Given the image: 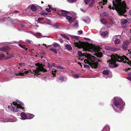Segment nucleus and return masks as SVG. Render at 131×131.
I'll return each instance as SVG.
<instances>
[{"mask_svg": "<svg viewBox=\"0 0 131 131\" xmlns=\"http://www.w3.org/2000/svg\"><path fill=\"white\" fill-rule=\"evenodd\" d=\"M107 0H101L99 3V5L101 7L103 8L102 5L103 6L106 4ZM122 0H112L113 6L111 8V6H109L108 8L113 10L115 9L120 15H122L126 11L127 7L126 5L125 1L121 2Z\"/></svg>", "mask_w": 131, "mask_h": 131, "instance_id": "nucleus-1", "label": "nucleus"}, {"mask_svg": "<svg viewBox=\"0 0 131 131\" xmlns=\"http://www.w3.org/2000/svg\"><path fill=\"white\" fill-rule=\"evenodd\" d=\"M109 59L107 61L109 62L108 66L111 68H113L116 67L117 61L121 62L123 61L124 63H126L131 66V61L129 60L125 56H120L116 54H112L109 56Z\"/></svg>", "mask_w": 131, "mask_h": 131, "instance_id": "nucleus-2", "label": "nucleus"}, {"mask_svg": "<svg viewBox=\"0 0 131 131\" xmlns=\"http://www.w3.org/2000/svg\"><path fill=\"white\" fill-rule=\"evenodd\" d=\"M46 71V70L44 69L42 66L39 65L37 66L36 68H32L30 70L27 71L26 69H24L22 71L19 72L18 73L15 74L16 75H19L24 76L26 74L29 75L30 77L35 78L38 75L41 74L40 72Z\"/></svg>", "mask_w": 131, "mask_h": 131, "instance_id": "nucleus-3", "label": "nucleus"}, {"mask_svg": "<svg viewBox=\"0 0 131 131\" xmlns=\"http://www.w3.org/2000/svg\"><path fill=\"white\" fill-rule=\"evenodd\" d=\"M112 101L113 104H112L111 106L115 112H118V110L116 108L119 110V111H122L123 110L125 104L121 98L115 97L112 99Z\"/></svg>", "mask_w": 131, "mask_h": 131, "instance_id": "nucleus-4", "label": "nucleus"}, {"mask_svg": "<svg viewBox=\"0 0 131 131\" xmlns=\"http://www.w3.org/2000/svg\"><path fill=\"white\" fill-rule=\"evenodd\" d=\"M78 54L82 59L81 58H78L79 60L81 61L83 60L84 59L83 58H85L84 60V61L85 63H88V64H91V66L95 68L96 67V65L95 64H91V63L90 62V61H94L95 59V57L93 56H92L86 53L85 54L82 53L81 51H78Z\"/></svg>", "mask_w": 131, "mask_h": 131, "instance_id": "nucleus-5", "label": "nucleus"}, {"mask_svg": "<svg viewBox=\"0 0 131 131\" xmlns=\"http://www.w3.org/2000/svg\"><path fill=\"white\" fill-rule=\"evenodd\" d=\"M84 49L85 51L95 52L94 54L97 57H101L102 56V53L100 51L99 48L94 45H93Z\"/></svg>", "mask_w": 131, "mask_h": 131, "instance_id": "nucleus-6", "label": "nucleus"}, {"mask_svg": "<svg viewBox=\"0 0 131 131\" xmlns=\"http://www.w3.org/2000/svg\"><path fill=\"white\" fill-rule=\"evenodd\" d=\"M8 108L11 111L14 112H18L19 109H21L22 110L24 109V107L15 102H13L11 103L10 105L9 106Z\"/></svg>", "mask_w": 131, "mask_h": 131, "instance_id": "nucleus-7", "label": "nucleus"}, {"mask_svg": "<svg viewBox=\"0 0 131 131\" xmlns=\"http://www.w3.org/2000/svg\"><path fill=\"white\" fill-rule=\"evenodd\" d=\"M41 8V7L39 6L36 4H33L29 6L25 10L23 11L24 14H26L27 15H29L31 13V12L30 8L31 10L33 12H36L38 8Z\"/></svg>", "mask_w": 131, "mask_h": 131, "instance_id": "nucleus-8", "label": "nucleus"}, {"mask_svg": "<svg viewBox=\"0 0 131 131\" xmlns=\"http://www.w3.org/2000/svg\"><path fill=\"white\" fill-rule=\"evenodd\" d=\"M17 119L16 118H1L0 119V122H14L16 121Z\"/></svg>", "mask_w": 131, "mask_h": 131, "instance_id": "nucleus-9", "label": "nucleus"}, {"mask_svg": "<svg viewBox=\"0 0 131 131\" xmlns=\"http://www.w3.org/2000/svg\"><path fill=\"white\" fill-rule=\"evenodd\" d=\"M103 73L104 75V77L106 79L108 78H110L112 77L111 72L109 70H104L103 71Z\"/></svg>", "mask_w": 131, "mask_h": 131, "instance_id": "nucleus-10", "label": "nucleus"}, {"mask_svg": "<svg viewBox=\"0 0 131 131\" xmlns=\"http://www.w3.org/2000/svg\"><path fill=\"white\" fill-rule=\"evenodd\" d=\"M104 31V28H102L100 30V33L101 34V36L102 38H106L108 37V33L107 31Z\"/></svg>", "mask_w": 131, "mask_h": 131, "instance_id": "nucleus-11", "label": "nucleus"}, {"mask_svg": "<svg viewBox=\"0 0 131 131\" xmlns=\"http://www.w3.org/2000/svg\"><path fill=\"white\" fill-rule=\"evenodd\" d=\"M118 36L115 35L113 37L112 39L114 41V43L116 45H118L121 43V41L120 39L117 38Z\"/></svg>", "mask_w": 131, "mask_h": 131, "instance_id": "nucleus-12", "label": "nucleus"}, {"mask_svg": "<svg viewBox=\"0 0 131 131\" xmlns=\"http://www.w3.org/2000/svg\"><path fill=\"white\" fill-rule=\"evenodd\" d=\"M94 61L92 62V61H90V62L91 63V64H95L96 65V67L95 68V67H92L91 66V64L90 65V64H88L86 63V64H84V67L85 68H89L90 67L89 66V65L92 68H96L97 67V65H98V64L96 62H94L95 61H96V59H95H95L94 60Z\"/></svg>", "mask_w": 131, "mask_h": 131, "instance_id": "nucleus-13", "label": "nucleus"}, {"mask_svg": "<svg viewBox=\"0 0 131 131\" xmlns=\"http://www.w3.org/2000/svg\"><path fill=\"white\" fill-rule=\"evenodd\" d=\"M129 41H125L122 44L123 49L125 50H126L127 49L128 45L129 43Z\"/></svg>", "mask_w": 131, "mask_h": 131, "instance_id": "nucleus-14", "label": "nucleus"}, {"mask_svg": "<svg viewBox=\"0 0 131 131\" xmlns=\"http://www.w3.org/2000/svg\"><path fill=\"white\" fill-rule=\"evenodd\" d=\"M73 43L75 46L79 48L82 47L84 44L83 42H82L80 41L75 42H74Z\"/></svg>", "mask_w": 131, "mask_h": 131, "instance_id": "nucleus-15", "label": "nucleus"}, {"mask_svg": "<svg viewBox=\"0 0 131 131\" xmlns=\"http://www.w3.org/2000/svg\"><path fill=\"white\" fill-rule=\"evenodd\" d=\"M66 19L68 20L69 22L70 23L73 22L75 19L74 17H71L70 16H66Z\"/></svg>", "mask_w": 131, "mask_h": 131, "instance_id": "nucleus-16", "label": "nucleus"}, {"mask_svg": "<svg viewBox=\"0 0 131 131\" xmlns=\"http://www.w3.org/2000/svg\"><path fill=\"white\" fill-rule=\"evenodd\" d=\"M85 4H87L90 2H91V3L89 5V7H91L93 5L95 0H84Z\"/></svg>", "mask_w": 131, "mask_h": 131, "instance_id": "nucleus-17", "label": "nucleus"}, {"mask_svg": "<svg viewBox=\"0 0 131 131\" xmlns=\"http://www.w3.org/2000/svg\"><path fill=\"white\" fill-rule=\"evenodd\" d=\"M108 50L111 51H117L120 50V49L119 48H117L114 47H108Z\"/></svg>", "mask_w": 131, "mask_h": 131, "instance_id": "nucleus-18", "label": "nucleus"}, {"mask_svg": "<svg viewBox=\"0 0 131 131\" xmlns=\"http://www.w3.org/2000/svg\"><path fill=\"white\" fill-rule=\"evenodd\" d=\"M20 116L21 117L20 118L22 120L27 119V115L24 112H23L21 113Z\"/></svg>", "mask_w": 131, "mask_h": 131, "instance_id": "nucleus-19", "label": "nucleus"}, {"mask_svg": "<svg viewBox=\"0 0 131 131\" xmlns=\"http://www.w3.org/2000/svg\"><path fill=\"white\" fill-rule=\"evenodd\" d=\"M49 8H46L45 10L48 12H50L51 10H55V8L53 7H52L51 5H48Z\"/></svg>", "mask_w": 131, "mask_h": 131, "instance_id": "nucleus-20", "label": "nucleus"}, {"mask_svg": "<svg viewBox=\"0 0 131 131\" xmlns=\"http://www.w3.org/2000/svg\"><path fill=\"white\" fill-rule=\"evenodd\" d=\"M34 116V115H33V114L28 113L27 114V119H30L32 118Z\"/></svg>", "mask_w": 131, "mask_h": 131, "instance_id": "nucleus-21", "label": "nucleus"}, {"mask_svg": "<svg viewBox=\"0 0 131 131\" xmlns=\"http://www.w3.org/2000/svg\"><path fill=\"white\" fill-rule=\"evenodd\" d=\"M128 20L124 18L122 19L121 20V24L122 25L126 24L128 22Z\"/></svg>", "mask_w": 131, "mask_h": 131, "instance_id": "nucleus-22", "label": "nucleus"}, {"mask_svg": "<svg viewBox=\"0 0 131 131\" xmlns=\"http://www.w3.org/2000/svg\"><path fill=\"white\" fill-rule=\"evenodd\" d=\"M61 11L62 12H63V13H62L61 14V15L64 17H66L67 16H68L67 15V12H68L67 11H64L63 10H61Z\"/></svg>", "mask_w": 131, "mask_h": 131, "instance_id": "nucleus-23", "label": "nucleus"}, {"mask_svg": "<svg viewBox=\"0 0 131 131\" xmlns=\"http://www.w3.org/2000/svg\"><path fill=\"white\" fill-rule=\"evenodd\" d=\"M83 20L85 23L88 24L90 23V17H88L86 18L85 19H83Z\"/></svg>", "mask_w": 131, "mask_h": 131, "instance_id": "nucleus-24", "label": "nucleus"}, {"mask_svg": "<svg viewBox=\"0 0 131 131\" xmlns=\"http://www.w3.org/2000/svg\"><path fill=\"white\" fill-rule=\"evenodd\" d=\"M8 47H4L3 48H0V51L6 52L8 50Z\"/></svg>", "mask_w": 131, "mask_h": 131, "instance_id": "nucleus-25", "label": "nucleus"}, {"mask_svg": "<svg viewBox=\"0 0 131 131\" xmlns=\"http://www.w3.org/2000/svg\"><path fill=\"white\" fill-rule=\"evenodd\" d=\"M105 129L106 131H109L110 130V128L109 125H106L104 127L103 130Z\"/></svg>", "mask_w": 131, "mask_h": 131, "instance_id": "nucleus-26", "label": "nucleus"}, {"mask_svg": "<svg viewBox=\"0 0 131 131\" xmlns=\"http://www.w3.org/2000/svg\"><path fill=\"white\" fill-rule=\"evenodd\" d=\"M65 47L68 50H71L72 49V47L69 45L67 44L65 46Z\"/></svg>", "mask_w": 131, "mask_h": 131, "instance_id": "nucleus-27", "label": "nucleus"}, {"mask_svg": "<svg viewBox=\"0 0 131 131\" xmlns=\"http://www.w3.org/2000/svg\"><path fill=\"white\" fill-rule=\"evenodd\" d=\"M69 36H70L71 37L74 39V40H78V37L77 36H75L73 35H68Z\"/></svg>", "mask_w": 131, "mask_h": 131, "instance_id": "nucleus-28", "label": "nucleus"}, {"mask_svg": "<svg viewBox=\"0 0 131 131\" xmlns=\"http://www.w3.org/2000/svg\"><path fill=\"white\" fill-rule=\"evenodd\" d=\"M101 23L103 24H105L106 23V19L104 18H102L101 19Z\"/></svg>", "mask_w": 131, "mask_h": 131, "instance_id": "nucleus-29", "label": "nucleus"}, {"mask_svg": "<svg viewBox=\"0 0 131 131\" xmlns=\"http://www.w3.org/2000/svg\"><path fill=\"white\" fill-rule=\"evenodd\" d=\"M100 15L101 17H103L104 16H108V14L106 13H101L100 14Z\"/></svg>", "mask_w": 131, "mask_h": 131, "instance_id": "nucleus-30", "label": "nucleus"}, {"mask_svg": "<svg viewBox=\"0 0 131 131\" xmlns=\"http://www.w3.org/2000/svg\"><path fill=\"white\" fill-rule=\"evenodd\" d=\"M73 77L75 78H77L79 76V74H72Z\"/></svg>", "mask_w": 131, "mask_h": 131, "instance_id": "nucleus-31", "label": "nucleus"}, {"mask_svg": "<svg viewBox=\"0 0 131 131\" xmlns=\"http://www.w3.org/2000/svg\"><path fill=\"white\" fill-rule=\"evenodd\" d=\"M50 51H53L54 53L56 54H57L58 53V52L57 51V50L53 48H50Z\"/></svg>", "mask_w": 131, "mask_h": 131, "instance_id": "nucleus-32", "label": "nucleus"}, {"mask_svg": "<svg viewBox=\"0 0 131 131\" xmlns=\"http://www.w3.org/2000/svg\"><path fill=\"white\" fill-rule=\"evenodd\" d=\"M78 0H67V2L70 3H73L77 1Z\"/></svg>", "mask_w": 131, "mask_h": 131, "instance_id": "nucleus-33", "label": "nucleus"}, {"mask_svg": "<svg viewBox=\"0 0 131 131\" xmlns=\"http://www.w3.org/2000/svg\"><path fill=\"white\" fill-rule=\"evenodd\" d=\"M18 45L21 48H22L24 49H26V50H27V48H26V46L25 45H22L20 44H18Z\"/></svg>", "mask_w": 131, "mask_h": 131, "instance_id": "nucleus-34", "label": "nucleus"}, {"mask_svg": "<svg viewBox=\"0 0 131 131\" xmlns=\"http://www.w3.org/2000/svg\"><path fill=\"white\" fill-rule=\"evenodd\" d=\"M53 46L56 47H58L60 46V45L58 44L56 42H54L53 44Z\"/></svg>", "mask_w": 131, "mask_h": 131, "instance_id": "nucleus-35", "label": "nucleus"}, {"mask_svg": "<svg viewBox=\"0 0 131 131\" xmlns=\"http://www.w3.org/2000/svg\"><path fill=\"white\" fill-rule=\"evenodd\" d=\"M16 101L17 102L20 103V105H22L23 106L24 105V103L23 102L20 101L18 99L16 100Z\"/></svg>", "mask_w": 131, "mask_h": 131, "instance_id": "nucleus-36", "label": "nucleus"}, {"mask_svg": "<svg viewBox=\"0 0 131 131\" xmlns=\"http://www.w3.org/2000/svg\"><path fill=\"white\" fill-rule=\"evenodd\" d=\"M128 75L130 76L129 77H127L126 78L130 81H131V72L128 73Z\"/></svg>", "mask_w": 131, "mask_h": 131, "instance_id": "nucleus-37", "label": "nucleus"}, {"mask_svg": "<svg viewBox=\"0 0 131 131\" xmlns=\"http://www.w3.org/2000/svg\"><path fill=\"white\" fill-rule=\"evenodd\" d=\"M78 22H76L73 25V27L77 28L78 27Z\"/></svg>", "mask_w": 131, "mask_h": 131, "instance_id": "nucleus-38", "label": "nucleus"}, {"mask_svg": "<svg viewBox=\"0 0 131 131\" xmlns=\"http://www.w3.org/2000/svg\"><path fill=\"white\" fill-rule=\"evenodd\" d=\"M36 36L37 38H41L42 37L41 35L40 34L38 33L36 34Z\"/></svg>", "mask_w": 131, "mask_h": 131, "instance_id": "nucleus-39", "label": "nucleus"}, {"mask_svg": "<svg viewBox=\"0 0 131 131\" xmlns=\"http://www.w3.org/2000/svg\"><path fill=\"white\" fill-rule=\"evenodd\" d=\"M44 20V18L43 17H40L37 20V21L38 23H40V21L41 20Z\"/></svg>", "mask_w": 131, "mask_h": 131, "instance_id": "nucleus-40", "label": "nucleus"}, {"mask_svg": "<svg viewBox=\"0 0 131 131\" xmlns=\"http://www.w3.org/2000/svg\"><path fill=\"white\" fill-rule=\"evenodd\" d=\"M56 70L53 69L52 71V73L53 75L54 76L55 75L56 73Z\"/></svg>", "mask_w": 131, "mask_h": 131, "instance_id": "nucleus-41", "label": "nucleus"}, {"mask_svg": "<svg viewBox=\"0 0 131 131\" xmlns=\"http://www.w3.org/2000/svg\"><path fill=\"white\" fill-rule=\"evenodd\" d=\"M5 57V56L3 54H1L0 55V60H2Z\"/></svg>", "mask_w": 131, "mask_h": 131, "instance_id": "nucleus-42", "label": "nucleus"}, {"mask_svg": "<svg viewBox=\"0 0 131 131\" xmlns=\"http://www.w3.org/2000/svg\"><path fill=\"white\" fill-rule=\"evenodd\" d=\"M20 67H22L25 66V63H19Z\"/></svg>", "mask_w": 131, "mask_h": 131, "instance_id": "nucleus-43", "label": "nucleus"}, {"mask_svg": "<svg viewBox=\"0 0 131 131\" xmlns=\"http://www.w3.org/2000/svg\"><path fill=\"white\" fill-rule=\"evenodd\" d=\"M51 22V20H50L48 19H47V20L46 21V23L47 24H48L49 25H50V23Z\"/></svg>", "mask_w": 131, "mask_h": 131, "instance_id": "nucleus-44", "label": "nucleus"}, {"mask_svg": "<svg viewBox=\"0 0 131 131\" xmlns=\"http://www.w3.org/2000/svg\"><path fill=\"white\" fill-rule=\"evenodd\" d=\"M57 68H58V69H63V67L61 66H59L58 65L57 66Z\"/></svg>", "mask_w": 131, "mask_h": 131, "instance_id": "nucleus-45", "label": "nucleus"}, {"mask_svg": "<svg viewBox=\"0 0 131 131\" xmlns=\"http://www.w3.org/2000/svg\"><path fill=\"white\" fill-rule=\"evenodd\" d=\"M48 14V13H47L44 12H43V13H41V15H47Z\"/></svg>", "mask_w": 131, "mask_h": 131, "instance_id": "nucleus-46", "label": "nucleus"}, {"mask_svg": "<svg viewBox=\"0 0 131 131\" xmlns=\"http://www.w3.org/2000/svg\"><path fill=\"white\" fill-rule=\"evenodd\" d=\"M53 26L55 28H57L58 27L59 25L57 24H55Z\"/></svg>", "mask_w": 131, "mask_h": 131, "instance_id": "nucleus-47", "label": "nucleus"}, {"mask_svg": "<svg viewBox=\"0 0 131 131\" xmlns=\"http://www.w3.org/2000/svg\"><path fill=\"white\" fill-rule=\"evenodd\" d=\"M59 80H61L62 81H63V77H60V78L59 79Z\"/></svg>", "mask_w": 131, "mask_h": 131, "instance_id": "nucleus-48", "label": "nucleus"}, {"mask_svg": "<svg viewBox=\"0 0 131 131\" xmlns=\"http://www.w3.org/2000/svg\"><path fill=\"white\" fill-rule=\"evenodd\" d=\"M60 35L62 37L65 38L66 37V36H67L66 35L63 34H61Z\"/></svg>", "mask_w": 131, "mask_h": 131, "instance_id": "nucleus-49", "label": "nucleus"}, {"mask_svg": "<svg viewBox=\"0 0 131 131\" xmlns=\"http://www.w3.org/2000/svg\"><path fill=\"white\" fill-rule=\"evenodd\" d=\"M78 34L80 35L82 33V31L81 30H79L78 31Z\"/></svg>", "mask_w": 131, "mask_h": 131, "instance_id": "nucleus-50", "label": "nucleus"}, {"mask_svg": "<svg viewBox=\"0 0 131 131\" xmlns=\"http://www.w3.org/2000/svg\"><path fill=\"white\" fill-rule=\"evenodd\" d=\"M52 66L54 67L57 68L58 65H56L55 63H53L52 64Z\"/></svg>", "mask_w": 131, "mask_h": 131, "instance_id": "nucleus-51", "label": "nucleus"}, {"mask_svg": "<svg viewBox=\"0 0 131 131\" xmlns=\"http://www.w3.org/2000/svg\"><path fill=\"white\" fill-rule=\"evenodd\" d=\"M128 21L127 22L128 23H131V18H128L127 19Z\"/></svg>", "mask_w": 131, "mask_h": 131, "instance_id": "nucleus-52", "label": "nucleus"}, {"mask_svg": "<svg viewBox=\"0 0 131 131\" xmlns=\"http://www.w3.org/2000/svg\"><path fill=\"white\" fill-rule=\"evenodd\" d=\"M26 41L28 43H31V42H32L31 41L29 40H26Z\"/></svg>", "mask_w": 131, "mask_h": 131, "instance_id": "nucleus-53", "label": "nucleus"}, {"mask_svg": "<svg viewBox=\"0 0 131 131\" xmlns=\"http://www.w3.org/2000/svg\"><path fill=\"white\" fill-rule=\"evenodd\" d=\"M65 38L68 40H69L70 39L69 37L67 36H66V37Z\"/></svg>", "mask_w": 131, "mask_h": 131, "instance_id": "nucleus-54", "label": "nucleus"}, {"mask_svg": "<svg viewBox=\"0 0 131 131\" xmlns=\"http://www.w3.org/2000/svg\"><path fill=\"white\" fill-rule=\"evenodd\" d=\"M20 26L22 28H23L24 27L25 25L24 24H21Z\"/></svg>", "mask_w": 131, "mask_h": 131, "instance_id": "nucleus-55", "label": "nucleus"}, {"mask_svg": "<svg viewBox=\"0 0 131 131\" xmlns=\"http://www.w3.org/2000/svg\"><path fill=\"white\" fill-rule=\"evenodd\" d=\"M59 41L61 43L62 42H63V40H62V39H60L59 40Z\"/></svg>", "mask_w": 131, "mask_h": 131, "instance_id": "nucleus-56", "label": "nucleus"}, {"mask_svg": "<svg viewBox=\"0 0 131 131\" xmlns=\"http://www.w3.org/2000/svg\"><path fill=\"white\" fill-rule=\"evenodd\" d=\"M128 51L129 52V53L130 54V59L131 60V51Z\"/></svg>", "mask_w": 131, "mask_h": 131, "instance_id": "nucleus-57", "label": "nucleus"}, {"mask_svg": "<svg viewBox=\"0 0 131 131\" xmlns=\"http://www.w3.org/2000/svg\"><path fill=\"white\" fill-rule=\"evenodd\" d=\"M131 70V68H127V69L126 70Z\"/></svg>", "mask_w": 131, "mask_h": 131, "instance_id": "nucleus-58", "label": "nucleus"}, {"mask_svg": "<svg viewBox=\"0 0 131 131\" xmlns=\"http://www.w3.org/2000/svg\"><path fill=\"white\" fill-rule=\"evenodd\" d=\"M80 10H81V11H82V12H85V10H83V9H81Z\"/></svg>", "mask_w": 131, "mask_h": 131, "instance_id": "nucleus-59", "label": "nucleus"}, {"mask_svg": "<svg viewBox=\"0 0 131 131\" xmlns=\"http://www.w3.org/2000/svg\"><path fill=\"white\" fill-rule=\"evenodd\" d=\"M34 50V49H29V52H31V51H32V50Z\"/></svg>", "mask_w": 131, "mask_h": 131, "instance_id": "nucleus-60", "label": "nucleus"}, {"mask_svg": "<svg viewBox=\"0 0 131 131\" xmlns=\"http://www.w3.org/2000/svg\"><path fill=\"white\" fill-rule=\"evenodd\" d=\"M15 13H18L19 12V11H17V10H15Z\"/></svg>", "mask_w": 131, "mask_h": 131, "instance_id": "nucleus-61", "label": "nucleus"}, {"mask_svg": "<svg viewBox=\"0 0 131 131\" xmlns=\"http://www.w3.org/2000/svg\"><path fill=\"white\" fill-rule=\"evenodd\" d=\"M129 13L131 15V10L129 11Z\"/></svg>", "mask_w": 131, "mask_h": 131, "instance_id": "nucleus-62", "label": "nucleus"}, {"mask_svg": "<svg viewBox=\"0 0 131 131\" xmlns=\"http://www.w3.org/2000/svg\"><path fill=\"white\" fill-rule=\"evenodd\" d=\"M43 45L45 46H46V47H47V46L45 44L43 43Z\"/></svg>", "mask_w": 131, "mask_h": 131, "instance_id": "nucleus-63", "label": "nucleus"}, {"mask_svg": "<svg viewBox=\"0 0 131 131\" xmlns=\"http://www.w3.org/2000/svg\"><path fill=\"white\" fill-rule=\"evenodd\" d=\"M41 3H42V4H43V1H41Z\"/></svg>", "mask_w": 131, "mask_h": 131, "instance_id": "nucleus-64", "label": "nucleus"}]
</instances>
